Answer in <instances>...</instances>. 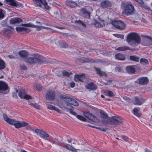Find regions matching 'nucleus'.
I'll use <instances>...</instances> for the list:
<instances>
[{"label": "nucleus", "mask_w": 152, "mask_h": 152, "mask_svg": "<svg viewBox=\"0 0 152 152\" xmlns=\"http://www.w3.org/2000/svg\"><path fill=\"white\" fill-rule=\"evenodd\" d=\"M85 87L88 89L93 90H95L97 88V86L92 82L88 83L85 86Z\"/></svg>", "instance_id": "nucleus-19"}, {"label": "nucleus", "mask_w": 152, "mask_h": 152, "mask_svg": "<svg viewBox=\"0 0 152 152\" xmlns=\"http://www.w3.org/2000/svg\"><path fill=\"white\" fill-rule=\"evenodd\" d=\"M127 72L130 74H134L136 71L134 67L132 66H128L126 67Z\"/></svg>", "instance_id": "nucleus-17"}, {"label": "nucleus", "mask_w": 152, "mask_h": 152, "mask_svg": "<svg viewBox=\"0 0 152 152\" xmlns=\"http://www.w3.org/2000/svg\"><path fill=\"white\" fill-rule=\"evenodd\" d=\"M126 41L130 45L134 46L136 43L139 44L141 43V38L137 34L131 33L127 35Z\"/></svg>", "instance_id": "nucleus-2"}, {"label": "nucleus", "mask_w": 152, "mask_h": 152, "mask_svg": "<svg viewBox=\"0 0 152 152\" xmlns=\"http://www.w3.org/2000/svg\"><path fill=\"white\" fill-rule=\"evenodd\" d=\"M42 28H48L42 26H38L37 27V28H36V30L37 31H40L41 30Z\"/></svg>", "instance_id": "nucleus-53"}, {"label": "nucleus", "mask_w": 152, "mask_h": 152, "mask_svg": "<svg viewBox=\"0 0 152 152\" xmlns=\"http://www.w3.org/2000/svg\"><path fill=\"white\" fill-rule=\"evenodd\" d=\"M100 114L101 117L104 118H108V115L103 110H100Z\"/></svg>", "instance_id": "nucleus-34"}, {"label": "nucleus", "mask_w": 152, "mask_h": 152, "mask_svg": "<svg viewBox=\"0 0 152 152\" xmlns=\"http://www.w3.org/2000/svg\"><path fill=\"white\" fill-rule=\"evenodd\" d=\"M8 88L7 84L3 81H0V93L3 94L7 93V91Z\"/></svg>", "instance_id": "nucleus-9"}, {"label": "nucleus", "mask_w": 152, "mask_h": 152, "mask_svg": "<svg viewBox=\"0 0 152 152\" xmlns=\"http://www.w3.org/2000/svg\"><path fill=\"white\" fill-rule=\"evenodd\" d=\"M74 108L72 106H71V108H70L69 110H70V113L76 116V113L74 112V111H73V110H74Z\"/></svg>", "instance_id": "nucleus-44"}, {"label": "nucleus", "mask_w": 152, "mask_h": 152, "mask_svg": "<svg viewBox=\"0 0 152 152\" xmlns=\"http://www.w3.org/2000/svg\"><path fill=\"white\" fill-rule=\"evenodd\" d=\"M82 13L84 14H85L86 13H87V16L88 17H90V13L87 11L86 10L83 9L82 10Z\"/></svg>", "instance_id": "nucleus-46"}, {"label": "nucleus", "mask_w": 152, "mask_h": 152, "mask_svg": "<svg viewBox=\"0 0 152 152\" xmlns=\"http://www.w3.org/2000/svg\"><path fill=\"white\" fill-rule=\"evenodd\" d=\"M21 69L22 70H25L26 69V67L25 65H23L20 66Z\"/></svg>", "instance_id": "nucleus-58"}, {"label": "nucleus", "mask_w": 152, "mask_h": 152, "mask_svg": "<svg viewBox=\"0 0 152 152\" xmlns=\"http://www.w3.org/2000/svg\"><path fill=\"white\" fill-rule=\"evenodd\" d=\"M106 94L110 97H113L114 96V94L113 92L110 91H105Z\"/></svg>", "instance_id": "nucleus-36"}, {"label": "nucleus", "mask_w": 152, "mask_h": 152, "mask_svg": "<svg viewBox=\"0 0 152 152\" xmlns=\"http://www.w3.org/2000/svg\"><path fill=\"white\" fill-rule=\"evenodd\" d=\"M149 80L147 77H142L138 78L136 83L139 85H146L148 83Z\"/></svg>", "instance_id": "nucleus-7"}, {"label": "nucleus", "mask_w": 152, "mask_h": 152, "mask_svg": "<svg viewBox=\"0 0 152 152\" xmlns=\"http://www.w3.org/2000/svg\"><path fill=\"white\" fill-rule=\"evenodd\" d=\"M56 93L54 91L50 90L48 91L45 96L47 99L50 101H53L55 98Z\"/></svg>", "instance_id": "nucleus-8"}, {"label": "nucleus", "mask_w": 152, "mask_h": 152, "mask_svg": "<svg viewBox=\"0 0 152 152\" xmlns=\"http://www.w3.org/2000/svg\"><path fill=\"white\" fill-rule=\"evenodd\" d=\"M101 6L103 7H106L111 6V3L108 1H105L101 3Z\"/></svg>", "instance_id": "nucleus-27"}, {"label": "nucleus", "mask_w": 152, "mask_h": 152, "mask_svg": "<svg viewBox=\"0 0 152 152\" xmlns=\"http://www.w3.org/2000/svg\"><path fill=\"white\" fill-rule=\"evenodd\" d=\"M134 114L138 117H140L141 116L140 114L139 113H137Z\"/></svg>", "instance_id": "nucleus-63"}, {"label": "nucleus", "mask_w": 152, "mask_h": 152, "mask_svg": "<svg viewBox=\"0 0 152 152\" xmlns=\"http://www.w3.org/2000/svg\"><path fill=\"white\" fill-rule=\"evenodd\" d=\"M18 53L21 57L22 58L26 57L27 56V52L24 50H21Z\"/></svg>", "instance_id": "nucleus-28"}, {"label": "nucleus", "mask_w": 152, "mask_h": 152, "mask_svg": "<svg viewBox=\"0 0 152 152\" xmlns=\"http://www.w3.org/2000/svg\"><path fill=\"white\" fill-rule=\"evenodd\" d=\"M6 67V64L4 61L0 58V70L4 69Z\"/></svg>", "instance_id": "nucleus-31"}, {"label": "nucleus", "mask_w": 152, "mask_h": 152, "mask_svg": "<svg viewBox=\"0 0 152 152\" xmlns=\"http://www.w3.org/2000/svg\"><path fill=\"white\" fill-rule=\"evenodd\" d=\"M116 70L118 72H121L122 69L121 67L120 66H118L116 68Z\"/></svg>", "instance_id": "nucleus-57"}, {"label": "nucleus", "mask_w": 152, "mask_h": 152, "mask_svg": "<svg viewBox=\"0 0 152 152\" xmlns=\"http://www.w3.org/2000/svg\"><path fill=\"white\" fill-rule=\"evenodd\" d=\"M35 88L38 90H40L41 89L42 87L39 84H36L35 86Z\"/></svg>", "instance_id": "nucleus-48"}, {"label": "nucleus", "mask_w": 152, "mask_h": 152, "mask_svg": "<svg viewBox=\"0 0 152 152\" xmlns=\"http://www.w3.org/2000/svg\"><path fill=\"white\" fill-rule=\"evenodd\" d=\"M42 58L41 56L38 57H27L25 59V61L30 64H43L45 62V61L44 60L42 59Z\"/></svg>", "instance_id": "nucleus-3"}, {"label": "nucleus", "mask_w": 152, "mask_h": 152, "mask_svg": "<svg viewBox=\"0 0 152 152\" xmlns=\"http://www.w3.org/2000/svg\"><path fill=\"white\" fill-rule=\"evenodd\" d=\"M8 57L11 59L15 58V57L12 55H8Z\"/></svg>", "instance_id": "nucleus-59"}, {"label": "nucleus", "mask_w": 152, "mask_h": 152, "mask_svg": "<svg viewBox=\"0 0 152 152\" xmlns=\"http://www.w3.org/2000/svg\"><path fill=\"white\" fill-rule=\"evenodd\" d=\"M113 35H114L115 37L118 38H120L121 39H124V35H123L119 34H113Z\"/></svg>", "instance_id": "nucleus-42"}, {"label": "nucleus", "mask_w": 152, "mask_h": 152, "mask_svg": "<svg viewBox=\"0 0 152 152\" xmlns=\"http://www.w3.org/2000/svg\"><path fill=\"white\" fill-rule=\"evenodd\" d=\"M96 128L97 129L103 132H106L107 131V128H104L103 127H96Z\"/></svg>", "instance_id": "nucleus-49"}, {"label": "nucleus", "mask_w": 152, "mask_h": 152, "mask_svg": "<svg viewBox=\"0 0 152 152\" xmlns=\"http://www.w3.org/2000/svg\"><path fill=\"white\" fill-rule=\"evenodd\" d=\"M116 50L119 51H126L127 50H131V49L129 47L125 46L124 47H118Z\"/></svg>", "instance_id": "nucleus-29"}, {"label": "nucleus", "mask_w": 152, "mask_h": 152, "mask_svg": "<svg viewBox=\"0 0 152 152\" xmlns=\"http://www.w3.org/2000/svg\"><path fill=\"white\" fill-rule=\"evenodd\" d=\"M122 122V121L121 118L115 116L109 118L107 121L108 124L114 125H118L121 123Z\"/></svg>", "instance_id": "nucleus-5"}, {"label": "nucleus", "mask_w": 152, "mask_h": 152, "mask_svg": "<svg viewBox=\"0 0 152 152\" xmlns=\"http://www.w3.org/2000/svg\"><path fill=\"white\" fill-rule=\"evenodd\" d=\"M3 117L4 120L7 122L12 125H14L15 123L16 122V121L8 118L7 116L5 114H4Z\"/></svg>", "instance_id": "nucleus-16"}, {"label": "nucleus", "mask_w": 152, "mask_h": 152, "mask_svg": "<svg viewBox=\"0 0 152 152\" xmlns=\"http://www.w3.org/2000/svg\"><path fill=\"white\" fill-rule=\"evenodd\" d=\"M66 4L67 5L69 6L72 8L75 7L77 5V4L76 2L72 0L67 1Z\"/></svg>", "instance_id": "nucleus-25"}, {"label": "nucleus", "mask_w": 152, "mask_h": 152, "mask_svg": "<svg viewBox=\"0 0 152 152\" xmlns=\"http://www.w3.org/2000/svg\"><path fill=\"white\" fill-rule=\"evenodd\" d=\"M70 151H72L73 152H77L76 149L74 148L73 147H72V148Z\"/></svg>", "instance_id": "nucleus-62"}, {"label": "nucleus", "mask_w": 152, "mask_h": 152, "mask_svg": "<svg viewBox=\"0 0 152 152\" xmlns=\"http://www.w3.org/2000/svg\"><path fill=\"white\" fill-rule=\"evenodd\" d=\"M56 107L52 105H48L47 106V108L50 110H55Z\"/></svg>", "instance_id": "nucleus-45"}, {"label": "nucleus", "mask_w": 152, "mask_h": 152, "mask_svg": "<svg viewBox=\"0 0 152 152\" xmlns=\"http://www.w3.org/2000/svg\"><path fill=\"white\" fill-rule=\"evenodd\" d=\"M60 99L64 101L67 104L73 105L75 106L78 105V103L74 99L71 98L67 94H62L60 96Z\"/></svg>", "instance_id": "nucleus-4"}, {"label": "nucleus", "mask_w": 152, "mask_h": 152, "mask_svg": "<svg viewBox=\"0 0 152 152\" xmlns=\"http://www.w3.org/2000/svg\"><path fill=\"white\" fill-rule=\"evenodd\" d=\"M136 2L138 3L141 4H143L144 2L142 0H135Z\"/></svg>", "instance_id": "nucleus-56"}, {"label": "nucleus", "mask_w": 152, "mask_h": 152, "mask_svg": "<svg viewBox=\"0 0 152 152\" xmlns=\"http://www.w3.org/2000/svg\"><path fill=\"white\" fill-rule=\"evenodd\" d=\"M55 110V111H57L58 113H60V112H61L60 110L57 107H56L55 109V110Z\"/></svg>", "instance_id": "nucleus-64"}, {"label": "nucleus", "mask_w": 152, "mask_h": 152, "mask_svg": "<svg viewBox=\"0 0 152 152\" xmlns=\"http://www.w3.org/2000/svg\"><path fill=\"white\" fill-rule=\"evenodd\" d=\"M94 69L96 71L97 74L99 75L100 76L102 77L104 76L106 77L107 76L106 72L104 71H102L99 68H97L96 67H94Z\"/></svg>", "instance_id": "nucleus-21"}, {"label": "nucleus", "mask_w": 152, "mask_h": 152, "mask_svg": "<svg viewBox=\"0 0 152 152\" xmlns=\"http://www.w3.org/2000/svg\"><path fill=\"white\" fill-rule=\"evenodd\" d=\"M15 29L18 32H20L25 31L28 32L30 31V29L27 28L21 27H16L15 28Z\"/></svg>", "instance_id": "nucleus-24"}, {"label": "nucleus", "mask_w": 152, "mask_h": 152, "mask_svg": "<svg viewBox=\"0 0 152 152\" xmlns=\"http://www.w3.org/2000/svg\"><path fill=\"white\" fill-rule=\"evenodd\" d=\"M32 104V106L34 107L35 108L38 109H39V105L35 103V102H34V104Z\"/></svg>", "instance_id": "nucleus-55"}, {"label": "nucleus", "mask_w": 152, "mask_h": 152, "mask_svg": "<svg viewBox=\"0 0 152 152\" xmlns=\"http://www.w3.org/2000/svg\"><path fill=\"white\" fill-rule=\"evenodd\" d=\"M142 7L143 8L147 10V11L149 12L151 10L149 6L147 5H142Z\"/></svg>", "instance_id": "nucleus-41"}, {"label": "nucleus", "mask_w": 152, "mask_h": 152, "mask_svg": "<svg viewBox=\"0 0 152 152\" xmlns=\"http://www.w3.org/2000/svg\"><path fill=\"white\" fill-rule=\"evenodd\" d=\"M115 57L116 59L121 61H124L125 59V56L123 54L117 53L115 55Z\"/></svg>", "instance_id": "nucleus-22"}, {"label": "nucleus", "mask_w": 152, "mask_h": 152, "mask_svg": "<svg viewBox=\"0 0 152 152\" xmlns=\"http://www.w3.org/2000/svg\"><path fill=\"white\" fill-rule=\"evenodd\" d=\"M64 76L67 77L69 76L72 73L71 72H67L65 70L63 71L62 72Z\"/></svg>", "instance_id": "nucleus-37"}, {"label": "nucleus", "mask_w": 152, "mask_h": 152, "mask_svg": "<svg viewBox=\"0 0 152 152\" xmlns=\"http://www.w3.org/2000/svg\"><path fill=\"white\" fill-rule=\"evenodd\" d=\"M22 26L25 27H31L32 28H37V27L38 26L33 25L30 23H28L26 24H22Z\"/></svg>", "instance_id": "nucleus-33"}, {"label": "nucleus", "mask_w": 152, "mask_h": 152, "mask_svg": "<svg viewBox=\"0 0 152 152\" xmlns=\"http://www.w3.org/2000/svg\"><path fill=\"white\" fill-rule=\"evenodd\" d=\"M7 3L9 5L17 7L20 6V3L15 0H5Z\"/></svg>", "instance_id": "nucleus-15"}, {"label": "nucleus", "mask_w": 152, "mask_h": 152, "mask_svg": "<svg viewBox=\"0 0 152 152\" xmlns=\"http://www.w3.org/2000/svg\"><path fill=\"white\" fill-rule=\"evenodd\" d=\"M135 103L134 104L137 105H141L143 103L145 102V100L141 98H139L137 97L135 98Z\"/></svg>", "instance_id": "nucleus-20"}, {"label": "nucleus", "mask_w": 152, "mask_h": 152, "mask_svg": "<svg viewBox=\"0 0 152 152\" xmlns=\"http://www.w3.org/2000/svg\"><path fill=\"white\" fill-rule=\"evenodd\" d=\"M144 37H145L146 38L148 39H150L151 40V42H150L149 43V45H152V37H150L149 36H144Z\"/></svg>", "instance_id": "nucleus-47"}, {"label": "nucleus", "mask_w": 152, "mask_h": 152, "mask_svg": "<svg viewBox=\"0 0 152 152\" xmlns=\"http://www.w3.org/2000/svg\"><path fill=\"white\" fill-rule=\"evenodd\" d=\"M112 82V80H108L107 81V84H108V85L110 84Z\"/></svg>", "instance_id": "nucleus-61"}, {"label": "nucleus", "mask_w": 152, "mask_h": 152, "mask_svg": "<svg viewBox=\"0 0 152 152\" xmlns=\"http://www.w3.org/2000/svg\"><path fill=\"white\" fill-rule=\"evenodd\" d=\"M10 31L8 30H6L3 33V35L5 37H9Z\"/></svg>", "instance_id": "nucleus-40"}, {"label": "nucleus", "mask_w": 152, "mask_h": 152, "mask_svg": "<svg viewBox=\"0 0 152 152\" xmlns=\"http://www.w3.org/2000/svg\"><path fill=\"white\" fill-rule=\"evenodd\" d=\"M95 26L96 27L100 28L104 26L105 24L103 20H99V21H96L95 23Z\"/></svg>", "instance_id": "nucleus-26"}, {"label": "nucleus", "mask_w": 152, "mask_h": 152, "mask_svg": "<svg viewBox=\"0 0 152 152\" xmlns=\"http://www.w3.org/2000/svg\"><path fill=\"white\" fill-rule=\"evenodd\" d=\"M35 4L37 6L41 7L42 4L43 5L45 6V8L48 10H49L50 7L47 5V3L45 0H34Z\"/></svg>", "instance_id": "nucleus-12"}, {"label": "nucleus", "mask_w": 152, "mask_h": 152, "mask_svg": "<svg viewBox=\"0 0 152 152\" xmlns=\"http://www.w3.org/2000/svg\"><path fill=\"white\" fill-rule=\"evenodd\" d=\"M76 117L80 120L82 121H85L87 120V119L85 118L80 115H76Z\"/></svg>", "instance_id": "nucleus-39"}, {"label": "nucleus", "mask_w": 152, "mask_h": 152, "mask_svg": "<svg viewBox=\"0 0 152 152\" xmlns=\"http://www.w3.org/2000/svg\"><path fill=\"white\" fill-rule=\"evenodd\" d=\"M121 8L123 10L122 14L126 16L132 15L134 10V6L130 2H122L121 4Z\"/></svg>", "instance_id": "nucleus-1"}, {"label": "nucleus", "mask_w": 152, "mask_h": 152, "mask_svg": "<svg viewBox=\"0 0 152 152\" xmlns=\"http://www.w3.org/2000/svg\"><path fill=\"white\" fill-rule=\"evenodd\" d=\"M15 127L17 128H19L21 127L24 126H27V128L26 129H29L31 128L30 126L28 124L25 122H23L22 123L20 122L19 121H16V122L14 125Z\"/></svg>", "instance_id": "nucleus-10"}, {"label": "nucleus", "mask_w": 152, "mask_h": 152, "mask_svg": "<svg viewBox=\"0 0 152 152\" xmlns=\"http://www.w3.org/2000/svg\"><path fill=\"white\" fill-rule=\"evenodd\" d=\"M42 130L39 129H36L35 130L34 132L37 134L39 135Z\"/></svg>", "instance_id": "nucleus-51"}, {"label": "nucleus", "mask_w": 152, "mask_h": 152, "mask_svg": "<svg viewBox=\"0 0 152 152\" xmlns=\"http://www.w3.org/2000/svg\"><path fill=\"white\" fill-rule=\"evenodd\" d=\"M10 23L12 24H14L16 23H19L23 22V20L17 17L11 18L10 20Z\"/></svg>", "instance_id": "nucleus-18"}, {"label": "nucleus", "mask_w": 152, "mask_h": 152, "mask_svg": "<svg viewBox=\"0 0 152 152\" xmlns=\"http://www.w3.org/2000/svg\"><path fill=\"white\" fill-rule=\"evenodd\" d=\"M75 23L78 24L79 25L81 26L84 28H85L86 26V25L83 22L80 20H76L75 21Z\"/></svg>", "instance_id": "nucleus-35"}, {"label": "nucleus", "mask_w": 152, "mask_h": 152, "mask_svg": "<svg viewBox=\"0 0 152 152\" xmlns=\"http://www.w3.org/2000/svg\"><path fill=\"white\" fill-rule=\"evenodd\" d=\"M140 62L142 64H148V60L143 58H141L140 59Z\"/></svg>", "instance_id": "nucleus-38"}, {"label": "nucleus", "mask_w": 152, "mask_h": 152, "mask_svg": "<svg viewBox=\"0 0 152 152\" xmlns=\"http://www.w3.org/2000/svg\"><path fill=\"white\" fill-rule=\"evenodd\" d=\"M129 59L132 61L138 62L139 61L140 57L136 56H130L129 58Z\"/></svg>", "instance_id": "nucleus-30"}, {"label": "nucleus", "mask_w": 152, "mask_h": 152, "mask_svg": "<svg viewBox=\"0 0 152 152\" xmlns=\"http://www.w3.org/2000/svg\"><path fill=\"white\" fill-rule=\"evenodd\" d=\"M111 23L115 28L120 30L123 29L125 28V24L121 20L114 21Z\"/></svg>", "instance_id": "nucleus-6"}, {"label": "nucleus", "mask_w": 152, "mask_h": 152, "mask_svg": "<svg viewBox=\"0 0 152 152\" xmlns=\"http://www.w3.org/2000/svg\"><path fill=\"white\" fill-rule=\"evenodd\" d=\"M123 98L124 99H125L126 101H128L130 99L129 97L126 96H124L123 97Z\"/></svg>", "instance_id": "nucleus-60"}, {"label": "nucleus", "mask_w": 152, "mask_h": 152, "mask_svg": "<svg viewBox=\"0 0 152 152\" xmlns=\"http://www.w3.org/2000/svg\"><path fill=\"white\" fill-rule=\"evenodd\" d=\"M18 95L22 99L24 98L26 99H32V97L27 94L24 90L20 91H19Z\"/></svg>", "instance_id": "nucleus-13"}, {"label": "nucleus", "mask_w": 152, "mask_h": 152, "mask_svg": "<svg viewBox=\"0 0 152 152\" xmlns=\"http://www.w3.org/2000/svg\"><path fill=\"white\" fill-rule=\"evenodd\" d=\"M85 61L86 62L89 63H94L95 62L94 60L90 58H87L85 59ZM95 62L97 63H100L102 64H104L105 63V62L104 61L99 59L96 60V61Z\"/></svg>", "instance_id": "nucleus-23"}, {"label": "nucleus", "mask_w": 152, "mask_h": 152, "mask_svg": "<svg viewBox=\"0 0 152 152\" xmlns=\"http://www.w3.org/2000/svg\"><path fill=\"white\" fill-rule=\"evenodd\" d=\"M39 135L40 137L43 138H47L49 137L48 134L47 133L42 130Z\"/></svg>", "instance_id": "nucleus-32"}, {"label": "nucleus", "mask_w": 152, "mask_h": 152, "mask_svg": "<svg viewBox=\"0 0 152 152\" xmlns=\"http://www.w3.org/2000/svg\"><path fill=\"white\" fill-rule=\"evenodd\" d=\"M64 146L67 149L70 151L71 150L73 147L72 146L69 144H64Z\"/></svg>", "instance_id": "nucleus-43"}, {"label": "nucleus", "mask_w": 152, "mask_h": 152, "mask_svg": "<svg viewBox=\"0 0 152 152\" xmlns=\"http://www.w3.org/2000/svg\"><path fill=\"white\" fill-rule=\"evenodd\" d=\"M84 115L89 120L95 122H97L99 121V119L97 118L92 115L88 112H84Z\"/></svg>", "instance_id": "nucleus-11"}, {"label": "nucleus", "mask_w": 152, "mask_h": 152, "mask_svg": "<svg viewBox=\"0 0 152 152\" xmlns=\"http://www.w3.org/2000/svg\"><path fill=\"white\" fill-rule=\"evenodd\" d=\"M1 25L3 27H5L7 26V23L6 22V21L5 20L3 21L1 23Z\"/></svg>", "instance_id": "nucleus-52"}, {"label": "nucleus", "mask_w": 152, "mask_h": 152, "mask_svg": "<svg viewBox=\"0 0 152 152\" xmlns=\"http://www.w3.org/2000/svg\"><path fill=\"white\" fill-rule=\"evenodd\" d=\"M4 17V15L3 12L2 10L0 9V19L3 18Z\"/></svg>", "instance_id": "nucleus-50"}, {"label": "nucleus", "mask_w": 152, "mask_h": 152, "mask_svg": "<svg viewBox=\"0 0 152 152\" xmlns=\"http://www.w3.org/2000/svg\"><path fill=\"white\" fill-rule=\"evenodd\" d=\"M139 108H134L133 110V113L134 114L137 113H138L139 111Z\"/></svg>", "instance_id": "nucleus-54"}, {"label": "nucleus", "mask_w": 152, "mask_h": 152, "mask_svg": "<svg viewBox=\"0 0 152 152\" xmlns=\"http://www.w3.org/2000/svg\"><path fill=\"white\" fill-rule=\"evenodd\" d=\"M85 79V76L84 74L75 75L74 78L75 81L77 82H83Z\"/></svg>", "instance_id": "nucleus-14"}]
</instances>
